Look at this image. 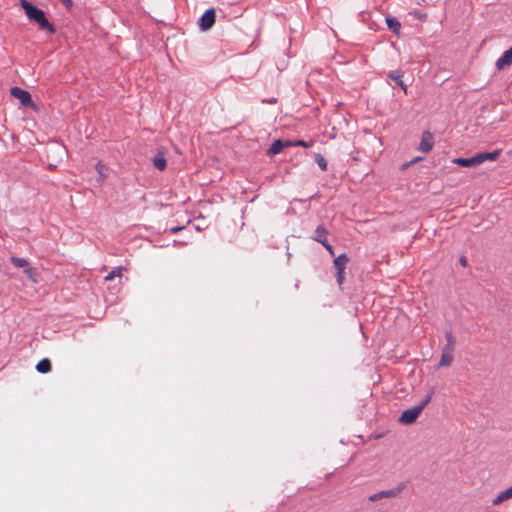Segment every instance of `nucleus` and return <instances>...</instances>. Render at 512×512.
Segmentation results:
<instances>
[{
	"mask_svg": "<svg viewBox=\"0 0 512 512\" xmlns=\"http://www.w3.org/2000/svg\"><path fill=\"white\" fill-rule=\"evenodd\" d=\"M349 259L346 254H341L334 259V266L337 271H345Z\"/></svg>",
	"mask_w": 512,
	"mask_h": 512,
	"instance_id": "ddd939ff",
	"label": "nucleus"
},
{
	"mask_svg": "<svg viewBox=\"0 0 512 512\" xmlns=\"http://www.w3.org/2000/svg\"><path fill=\"white\" fill-rule=\"evenodd\" d=\"M62 2V4L67 8V9H71L72 6H73V2L72 0H60Z\"/></svg>",
	"mask_w": 512,
	"mask_h": 512,
	"instance_id": "a878e982",
	"label": "nucleus"
},
{
	"mask_svg": "<svg viewBox=\"0 0 512 512\" xmlns=\"http://www.w3.org/2000/svg\"><path fill=\"white\" fill-rule=\"evenodd\" d=\"M153 163H154V166L160 171L165 170V168L167 166V161L163 156L155 157L153 160Z\"/></svg>",
	"mask_w": 512,
	"mask_h": 512,
	"instance_id": "a211bd4d",
	"label": "nucleus"
},
{
	"mask_svg": "<svg viewBox=\"0 0 512 512\" xmlns=\"http://www.w3.org/2000/svg\"><path fill=\"white\" fill-rule=\"evenodd\" d=\"M10 94L14 98L18 99L24 107H31L33 109H36V105L32 101L31 95L28 91L23 90L19 87H12L10 89Z\"/></svg>",
	"mask_w": 512,
	"mask_h": 512,
	"instance_id": "39448f33",
	"label": "nucleus"
},
{
	"mask_svg": "<svg viewBox=\"0 0 512 512\" xmlns=\"http://www.w3.org/2000/svg\"><path fill=\"white\" fill-rule=\"evenodd\" d=\"M389 77L399 84L402 81L403 73L400 70H395L389 73Z\"/></svg>",
	"mask_w": 512,
	"mask_h": 512,
	"instance_id": "412c9836",
	"label": "nucleus"
},
{
	"mask_svg": "<svg viewBox=\"0 0 512 512\" xmlns=\"http://www.w3.org/2000/svg\"><path fill=\"white\" fill-rule=\"evenodd\" d=\"M344 273L345 272L343 271H337L336 273L337 283L339 284V286H342L344 282Z\"/></svg>",
	"mask_w": 512,
	"mask_h": 512,
	"instance_id": "5701e85b",
	"label": "nucleus"
},
{
	"mask_svg": "<svg viewBox=\"0 0 512 512\" xmlns=\"http://www.w3.org/2000/svg\"><path fill=\"white\" fill-rule=\"evenodd\" d=\"M460 264H461L463 267H465V266L467 265V259H466L465 257H462V258L460 259Z\"/></svg>",
	"mask_w": 512,
	"mask_h": 512,
	"instance_id": "c85d7f7f",
	"label": "nucleus"
},
{
	"mask_svg": "<svg viewBox=\"0 0 512 512\" xmlns=\"http://www.w3.org/2000/svg\"><path fill=\"white\" fill-rule=\"evenodd\" d=\"M327 235H328L327 229L324 226L319 225L315 230V235H314L313 239L322 244L327 241Z\"/></svg>",
	"mask_w": 512,
	"mask_h": 512,
	"instance_id": "f8f14e48",
	"label": "nucleus"
},
{
	"mask_svg": "<svg viewBox=\"0 0 512 512\" xmlns=\"http://www.w3.org/2000/svg\"><path fill=\"white\" fill-rule=\"evenodd\" d=\"M52 369V365H51V362L49 359L47 358H44L42 360H40L37 365H36V370L39 372V373H42V374H45V373H48L50 372Z\"/></svg>",
	"mask_w": 512,
	"mask_h": 512,
	"instance_id": "4468645a",
	"label": "nucleus"
},
{
	"mask_svg": "<svg viewBox=\"0 0 512 512\" xmlns=\"http://www.w3.org/2000/svg\"><path fill=\"white\" fill-rule=\"evenodd\" d=\"M95 169H96V171L99 174L100 182H103L107 178V175H108V173H107L108 172L107 166L105 164H103L102 162L98 161L95 164Z\"/></svg>",
	"mask_w": 512,
	"mask_h": 512,
	"instance_id": "2eb2a0df",
	"label": "nucleus"
},
{
	"mask_svg": "<svg viewBox=\"0 0 512 512\" xmlns=\"http://www.w3.org/2000/svg\"><path fill=\"white\" fill-rule=\"evenodd\" d=\"M512 498V486L507 488L506 490L500 492L492 501L494 506L500 505L502 502L507 501Z\"/></svg>",
	"mask_w": 512,
	"mask_h": 512,
	"instance_id": "9b49d317",
	"label": "nucleus"
},
{
	"mask_svg": "<svg viewBox=\"0 0 512 512\" xmlns=\"http://www.w3.org/2000/svg\"><path fill=\"white\" fill-rule=\"evenodd\" d=\"M215 19H216L215 9L214 8L207 9L200 18V23H199L200 29L203 31L210 29L214 25Z\"/></svg>",
	"mask_w": 512,
	"mask_h": 512,
	"instance_id": "423d86ee",
	"label": "nucleus"
},
{
	"mask_svg": "<svg viewBox=\"0 0 512 512\" xmlns=\"http://www.w3.org/2000/svg\"><path fill=\"white\" fill-rule=\"evenodd\" d=\"M316 163L321 168L322 171L327 170V161L321 154H317L315 157Z\"/></svg>",
	"mask_w": 512,
	"mask_h": 512,
	"instance_id": "aec40b11",
	"label": "nucleus"
},
{
	"mask_svg": "<svg viewBox=\"0 0 512 512\" xmlns=\"http://www.w3.org/2000/svg\"><path fill=\"white\" fill-rule=\"evenodd\" d=\"M283 143H282V140H275L270 149H269V154L271 155H276L278 153H280L282 150H283Z\"/></svg>",
	"mask_w": 512,
	"mask_h": 512,
	"instance_id": "f3484780",
	"label": "nucleus"
},
{
	"mask_svg": "<svg viewBox=\"0 0 512 512\" xmlns=\"http://www.w3.org/2000/svg\"><path fill=\"white\" fill-rule=\"evenodd\" d=\"M401 491H402L401 487L393 488L390 490H383L378 493H374V494L370 495L368 497V500L370 502H376V501L386 499V498H394V497H397L401 493Z\"/></svg>",
	"mask_w": 512,
	"mask_h": 512,
	"instance_id": "0eeeda50",
	"label": "nucleus"
},
{
	"mask_svg": "<svg viewBox=\"0 0 512 512\" xmlns=\"http://www.w3.org/2000/svg\"><path fill=\"white\" fill-rule=\"evenodd\" d=\"M10 261L15 267L22 268L23 272L33 283L38 282L36 270L30 265V263L26 259L12 256L10 258Z\"/></svg>",
	"mask_w": 512,
	"mask_h": 512,
	"instance_id": "20e7f679",
	"label": "nucleus"
},
{
	"mask_svg": "<svg viewBox=\"0 0 512 512\" xmlns=\"http://www.w3.org/2000/svg\"><path fill=\"white\" fill-rule=\"evenodd\" d=\"M121 276H122V268L118 267V268L113 269L107 276H105L104 280L105 281H111L115 277H119L120 278Z\"/></svg>",
	"mask_w": 512,
	"mask_h": 512,
	"instance_id": "6ab92c4d",
	"label": "nucleus"
},
{
	"mask_svg": "<svg viewBox=\"0 0 512 512\" xmlns=\"http://www.w3.org/2000/svg\"><path fill=\"white\" fill-rule=\"evenodd\" d=\"M398 85H400L404 93L407 94V85L403 81H400Z\"/></svg>",
	"mask_w": 512,
	"mask_h": 512,
	"instance_id": "cd10ccee",
	"label": "nucleus"
},
{
	"mask_svg": "<svg viewBox=\"0 0 512 512\" xmlns=\"http://www.w3.org/2000/svg\"><path fill=\"white\" fill-rule=\"evenodd\" d=\"M446 340H447V344L445 346H450L452 348V350H454L455 339H454L452 333H450V332L446 333Z\"/></svg>",
	"mask_w": 512,
	"mask_h": 512,
	"instance_id": "4be33fe9",
	"label": "nucleus"
},
{
	"mask_svg": "<svg viewBox=\"0 0 512 512\" xmlns=\"http://www.w3.org/2000/svg\"><path fill=\"white\" fill-rule=\"evenodd\" d=\"M322 245L325 247V249L329 252L331 256H334V250L333 247L329 244L328 241L322 243Z\"/></svg>",
	"mask_w": 512,
	"mask_h": 512,
	"instance_id": "b1692460",
	"label": "nucleus"
},
{
	"mask_svg": "<svg viewBox=\"0 0 512 512\" xmlns=\"http://www.w3.org/2000/svg\"><path fill=\"white\" fill-rule=\"evenodd\" d=\"M512 65V47L506 50L502 56L496 61V68L503 70Z\"/></svg>",
	"mask_w": 512,
	"mask_h": 512,
	"instance_id": "9d476101",
	"label": "nucleus"
},
{
	"mask_svg": "<svg viewBox=\"0 0 512 512\" xmlns=\"http://www.w3.org/2000/svg\"><path fill=\"white\" fill-rule=\"evenodd\" d=\"M433 145H434V140H433L432 134L428 131L423 132L422 137H421V142L419 145V150L421 152L427 153L432 150Z\"/></svg>",
	"mask_w": 512,
	"mask_h": 512,
	"instance_id": "6e6552de",
	"label": "nucleus"
},
{
	"mask_svg": "<svg viewBox=\"0 0 512 512\" xmlns=\"http://www.w3.org/2000/svg\"><path fill=\"white\" fill-rule=\"evenodd\" d=\"M430 399H431V396H427L419 405L403 411V413L401 414V416L399 418V421L402 424L414 423L417 420V418L419 417V415L421 414L424 407L429 403Z\"/></svg>",
	"mask_w": 512,
	"mask_h": 512,
	"instance_id": "7ed1b4c3",
	"label": "nucleus"
},
{
	"mask_svg": "<svg viewBox=\"0 0 512 512\" xmlns=\"http://www.w3.org/2000/svg\"><path fill=\"white\" fill-rule=\"evenodd\" d=\"M179 230H180V228H179V227H175V228H172V229H171V231H172V232H176V231H179Z\"/></svg>",
	"mask_w": 512,
	"mask_h": 512,
	"instance_id": "c756f323",
	"label": "nucleus"
},
{
	"mask_svg": "<svg viewBox=\"0 0 512 512\" xmlns=\"http://www.w3.org/2000/svg\"><path fill=\"white\" fill-rule=\"evenodd\" d=\"M282 143H283V148L295 146V142H292V141H289V140L282 141Z\"/></svg>",
	"mask_w": 512,
	"mask_h": 512,
	"instance_id": "bb28decb",
	"label": "nucleus"
},
{
	"mask_svg": "<svg viewBox=\"0 0 512 512\" xmlns=\"http://www.w3.org/2000/svg\"><path fill=\"white\" fill-rule=\"evenodd\" d=\"M386 23L391 31H393L396 34H399L400 29H401V24L397 19L388 17V18H386Z\"/></svg>",
	"mask_w": 512,
	"mask_h": 512,
	"instance_id": "dca6fc26",
	"label": "nucleus"
},
{
	"mask_svg": "<svg viewBox=\"0 0 512 512\" xmlns=\"http://www.w3.org/2000/svg\"><path fill=\"white\" fill-rule=\"evenodd\" d=\"M20 5L30 21L35 22L40 29L46 30L50 34L55 33L54 25L48 21L43 10L37 8L27 0H20Z\"/></svg>",
	"mask_w": 512,
	"mask_h": 512,
	"instance_id": "f257e3e1",
	"label": "nucleus"
},
{
	"mask_svg": "<svg viewBox=\"0 0 512 512\" xmlns=\"http://www.w3.org/2000/svg\"><path fill=\"white\" fill-rule=\"evenodd\" d=\"M454 350L450 346H444L442 349L441 358L439 361V367H447L450 366L453 362L454 356H453Z\"/></svg>",
	"mask_w": 512,
	"mask_h": 512,
	"instance_id": "1a4fd4ad",
	"label": "nucleus"
},
{
	"mask_svg": "<svg viewBox=\"0 0 512 512\" xmlns=\"http://www.w3.org/2000/svg\"><path fill=\"white\" fill-rule=\"evenodd\" d=\"M295 146H301V147L307 148V147H310V144L303 140H298L295 142Z\"/></svg>",
	"mask_w": 512,
	"mask_h": 512,
	"instance_id": "393cba45",
	"label": "nucleus"
},
{
	"mask_svg": "<svg viewBox=\"0 0 512 512\" xmlns=\"http://www.w3.org/2000/svg\"><path fill=\"white\" fill-rule=\"evenodd\" d=\"M501 155V150H494L492 152H482L475 154L470 158H454L453 163L462 167L478 166L485 161H495Z\"/></svg>",
	"mask_w": 512,
	"mask_h": 512,
	"instance_id": "f03ea898",
	"label": "nucleus"
}]
</instances>
